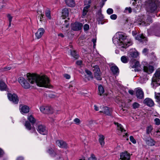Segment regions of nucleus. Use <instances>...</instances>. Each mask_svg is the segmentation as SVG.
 Segmentation results:
<instances>
[{"label": "nucleus", "instance_id": "1", "mask_svg": "<svg viewBox=\"0 0 160 160\" xmlns=\"http://www.w3.org/2000/svg\"><path fill=\"white\" fill-rule=\"evenodd\" d=\"M27 78L28 82L32 84L44 88H48L50 86L49 80L46 75L28 73L27 74Z\"/></svg>", "mask_w": 160, "mask_h": 160}, {"label": "nucleus", "instance_id": "2", "mask_svg": "<svg viewBox=\"0 0 160 160\" xmlns=\"http://www.w3.org/2000/svg\"><path fill=\"white\" fill-rule=\"evenodd\" d=\"M112 41L115 44L118 46L122 51L132 44L131 41L128 39L127 37L121 32L117 33L113 37Z\"/></svg>", "mask_w": 160, "mask_h": 160}, {"label": "nucleus", "instance_id": "3", "mask_svg": "<svg viewBox=\"0 0 160 160\" xmlns=\"http://www.w3.org/2000/svg\"><path fill=\"white\" fill-rule=\"evenodd\" d=\"M160 2L158 0H147L146 1V9L148 12L155 11L159 6Z\"/></svg>", "mask_w": 160, "mask_h": 160}, {"label": "nucleus", "instance_id": "4", "mask_svg": "<svg viewBox=\"0 0 160 160\" xmlns=\"http://www.w3.org/2000/svg\"><path fill=\"white\" fill-rule=\"evenodd\" d=\"M145 18H146L143 15L139 16L137 21V23L140 25L146 26L151 23L152 20L150 17H147L146 20L145 19Z\"/></svg>", "mask_w": 160, "mask_h": 160}, {"label": "nucleus", "instance_id": "5", "mask_svg": "<svg viewBox=\"0 0 160 160\" xmlns=\"http://www.w3.org/2000/svg\"><path fill=\"white\" fill-rule=\"evenodd\" d=\"M85 72H81V73L82 75V77L86 81H89L92 80L93 78L91 72L87 69L85 70Z\"/></svg>", "mask_w": 160, "mask_h": 160}, {"label": "nucleus", "instance_id": "6", "mask_svg": "<svg viewBox=\"0 0 160 160\" xmlns=\"http://www.w3.org/2000/svg\"><path fill=\"white\" fill-rule=\"evenodd\" d=\"M92 70L94 72L95 77L98 80H101L102 78L101 77V73L100 70L98 65L92 66Z\"/></svg>", "mask_w": 160, "mask_h": 160}, {"label": "nucleus", "instance_id": "7", "mask_svg": "<svg viewBox=\"0 0 160 160\" xmlns=\"http://www.w3.org/2000/svg\"><path fill=\"white\" fill-rule=\"evenodd\" d=\"M18 81L22 86L25 89H28L31 87L29 83L22 77L19 78L18 79Z\"/></svg>", "mask_w": 160, "mask_h": 160}, {"label": "nucleus", "instance_id": "8", "mask_svg": "<svg viewBox=\"0 0 160 160\" xmlns=\"http://www.w3.org/2000/svg\"><path fill=\"white\" fill-rule=\"evenodd\" d=\"M131 3L135 7L133 8V11L136 13L139 12L141 7V2L136 0H132Z\"/></svg>", "mask_w": 160, "mask_h": 160}, {"label": "nucleus", "instance_id": "9", "mask_svg": "<svg viewBox=\"0 0 160 160\" xmlns=\"http://www.w3.org/2000/svg\"><path fill=\"white\" fill-rule=\"evenodd\" d=\"M140 64L139 62L136 60H134L130 63V66L134 70H132L135 72L138 71L140 70Z\"/></svg>", "mask_w": 160, "mask_h": 160}, {"label": "nucleus", "instance_id": "10", "mask_svg": "<svg viewBox=\"0 0 160 160\" xmlns=\"http://www.w3.org/2000/svg\"><path fill=\"white\" fill-rule=\"evenodd\" d=\"M41 112L45 114H49L52 112V108L47 106H42L40 107Z\"/></svg>", "mask_w": 160, "mask_h": 160}, {"label": "nucleus", "instance_id": "11", "mask_svg": "<svg viewBox=\"0 0 160 160\" xmlns=\"http://www.w3.org/2000/svg\"><path fill=\"white\" fill-rule=\"evenodd\" d=\"M8 97L10 101L15 104L17 103L19 101L18 98L15 94L8 93Z\"/></svg>", "mask_w": 160, "mask_h": 160}, {"label": "nucleus", "instance_id": "12", "mask_svg": "<svg viewBox=\"0 0 160 160\" xmlns=\"http://www.w3.org/2000/svg\"><path fill=\"white\" fill-rule=\"evenodd\" d=\"M36 128L38 132L41 134L46 135L48 133L45 127L42 125H38Z\"/></svg>", "mask_w": 160, "mask_h": 160}, {"label": "nucleus", "instance_id": "13", "mask_svg": "<svg viewBox=\"0 0 160 160\" xmlns=\"http://www.w3.org/2000/svg\"><path fill=\"white\" fill-rule=\"evenodd\" d=\"M82 24L80 22H77L72 24V29L73 31H78L81 29Z\"/></svg>", "mask_w": 160, "mask_h": 160}, {"label": "nucleus", "instance_id": "14", "mask_svg": "<svg viewBox=\"0 0 160 160\" xmlns=\"http://www.w3.org/2000/svg\"><path fill=\"white\" fill-rule=\"evenodd\" d=\"M143 70L144 72L150 74L153 72L154 69L152 66L148 64L144 66Z\"/></svg>", "mask_w": 160, "mask_h": 160}, {"label": "nucleus", "instance_id": "15", "mask_svg": "<svg viewBox=\"0 0 160 160\" xmlns=\"http://www.w3.org/2000/svg\"><path fill=\"white\" fill-rule=\"evenodd\" d=\"M153 82H159L160 83V68L158 69L152 78Z\"/></svg>", "mask_w": 160, "mask_h": 160}, {"label": "nucleus", "instance_id": "16", "mask_svg": "<svg viewBox=\"0 0 160 160\" xmlns=\"http://www.w3.org/2000/svg\"><path fill=\"white\" fill-rule=\"evenodd\" d=\"M128 55L129 57L133 59L138 57V53L135 49H132L129 51Z\"/></svg>", "mask_w": 160, "mask_h": 160}, {"label": "nucleus", "instance_id": "17", "mask_svg": "<svg viewBox=\"0 0 160 160\" xmlns=\"http://www.w3.org/2000/svg\"><path fill=\"white\" fill-rule=\"evenodd\" d=\"M130 155L127 152H122L120 154V160H130Z\"/></svg>", "mask_w": 160, "mask_h": 160}, {"label": "nucleus", "instance_id": "18", "mask_svg": "<svg viewBox=\"0 0 160 160\" xmlns=\"http://www.w3.org/2000/svg\"><path fill=\"white\" fill-rule=\"evenodd\" d=\"M47 152L49 154L51 157H55L56 153L55 150L54 146L52 145L51 147L48 148L47 150Z\"/></svg>", "mask_w": 160, "mask_h": 160}, {"label": "nucleus", "instance_id": "19", "mask_svg": "<svg viewBox=\"0 0 160 160\" xmlns=\"http://www.w3.org/2000/svg\"><path fill=\"white\" fill-rule=\"evenodd\" d=\"M69 48L68 49V50L67 51V53L68 54H70L73 57L75 58H77L78 56L76 55V52L72 48V46L71 45H70L69 47Z\"/></svg>", "mask_w": 160, "mask_h": 160}, {"label": "nucleus", "instance_id": "20", "mask_svg": "<svg viewBox=\"0 0 160 160\" xmlns=\"http://www.w3.org/2000/svg\"><path fill=\"white\" fill-rule=\"evenodd\" d=\"M100 109L101 110L100 111V112H103L107 115H110V109L107 107L101 106Z\"/></svg>", "mask_w": 160, "mask_h": 160}, {"label": "nucleus", "instance_id": "21", "mask_svg": "<svg viewBox=\"0 0 160 160\" xmlns=\"http://www.w3.org/2000/svg\"><path fill=\"white\" fill-rule=\"evenodd\" d=\"M45 30L43 28H39L37 32L35 33V36L37 39L40 38L44 33Z\"/></svg>", "mask_w": 160, "mask_h": 160}, {"label": "nucleus", "instance_id": "22", "mask_svg": "<svg viewBox=\"0 0 160 160\" xmlns=\"http://www.w3.org/2000/svg\"><path fill=\"white\" fill-rule=\"evenodd\" d=\"M136 94L138 98L142 99L144 96L143 92L142 90L140 88H138L136 89Z\"/></svg>", "mask_w": 160, "mask_h": 160}, {"label": "nucleus", "instance_id": "23", "mask_svg": "<svg viewBox=\"0 0 160 160\" xmlns=\"http://www.w3.org/2000/svg\"><path fill=\"white\" fill-rule=\"evenodd\" d=\"M62 24V30L64 32L65 29H67L69 23L67 19H65L64 18H62L61 20Z\"/></svg>", "mask_w": 160, "mask_h": 160}, {"label": "nucleus", "instance_id": "24", "mask_svg": "<svg viewBox=\"0 0 160 160\" xmlns=\"http://www.w3.org/2000/svg\"><path fill=\"white\" fill-rule=\"evenodd\" d=\"M56 144L59 147L61 148H65L67 147V143L62 140H57L56 141Z\"/></svg>", "mask_w": 160, "mask_h": 160}, {"label": "nucleus", "instance_id": "25", "mask_svg": "<svg viewBox=\"0 0 160 160\" xmlns=\"http://www.w3.org/2000/svg\"><path fill=\"white\" fill-rule=\"evenodd\" d=\"M144 102L149 107H152L154 105L153 101L150 98H146L144 101Z\"/></svg>", "mask_w": 160, "mask_h": 160}, {"label": "nucleus", "instance_id": "26", "mask_svg": "<svg viewBox=\"0 0 160 160\" xmlns=\"http://www.w3.org/2000/svg\"><path fill=\"white\" fill-rule=\"evenodd\" d=\"M25 126L27 129L28 130H31L32 132H35V133L37 134L35 128H32L30 123L28 121L26 122Z\"/></svg>", "mask_w": 160, "mask_h": 160}, {"label": "nucleus", "instance_id": "27", "mask_svg": "<svg viewBox=\"0 0 160 160\" xmlns=\"http://www.w3.org/2000/svg\"><path fill=\"white\" fill-rule=\"evenodd\" d=\"M20 110L22 113H27L29 111V108L26 106H22L20 107Z\"/></svg>", "mask_w": 160, "mask_h": 160}, {"label": "nucleus", "instance_id": "28", "mask_svg": "<svg viewBox=\"0 0 160 160\" xmlns=\"http://www.w3.org/2000/svg\"><path fill=\"white\" fill-rule=\"evenodd\" d=\"M136 39L141 42H143L147 40L146 38L142 34L138 35L136 37Z\"/></svg>", "mask_w": 160, "mask_h": 160}, {"label": "nucleus", "instance_id": "29", "mask_svg": "<svg viewBox=\"0 0 160 160\" xmlns=\"http://www.w3.org/2000/svg\"><path fill=\"white\" fill-rule=\"evenodd\" d=\"M146 142L147 144L150 146H153L155 143V142L151 138H149L146 140Z\"/></svg>", "mask_w": 160, "mask_h": 160}, {"label": "nucleus", "instance_id": "30", "mask_svg": "<svg viewBox=\"0 0 160 160\" xmlns=\"http://www.w3.org/2000/svg\"><path fill=\"white\" fill-rule=\"evenodd\" d=\"M1 79H0V90L1 91L5 90L7 87L6 85L3 81H2Z\"/></svg>", "mask_w": 160, "mask_h": 160}, {"label": "nucleus", "instance_id": "31", "mask_svg": "<svg viewBox=\"0 0 160 160\" xmlns=\"http://www.w3.org/2000/svg\"><path fill=\"white\" fill-rule=\"evenodd\" d=\"M65 2L69 7H73L75 6V2L73 0H65Z\"/></svg>", "mask_w": 160, "mask_h": 160}, {"label": "nucleus", "instance_id": "32", "mask_svg": "<svg viewBox=\"0 0 160 160\" xmlns=\"http://www.w3.org/2000/svg\"><path fill=\"white\" fill-rule=\"evenodd\" d=\"M111 70L114 74H117L119 72L118 68L117 66L114 65L111 67Z\"/></svg>", "mask_w": 160, "mask_h": 160}, {"label": "nucleus", "instance_id": "33", "mask_svg": "<svg viewBox=\"0 0 160 160\" xmlns=\"http://www.w3.org/2000/svg\"><path fill=\"white\" fill-rule=\"evenodd\" d=\"M114 124L117 126L118 130H120L121 132H125V130L123 129L122 126L120 124L117 122H114Z\"/></svg>", "mask_w": 160, "mask_h": 160}, {"label": "nucleus", "instance_id": "34", "mask_svg": "<svg viewBox=\"0 0 160 160\" xmlns=\"http://www.w3.org/2000/svg\"><path fill=\"white\" fill-rule=\"evenodd\" d=\"M62 18L65 19V18L68 16V11L67 8H64L63 9L62 11Z\"/></svg>", "mask_w": 160, "mask_h": 160}, {"label": "nucleus", "instance_id": "35", "mask_svg": "<svg viewBox=\"0 0 160 160\" xmlns=\"http://www.w3.org/2000/svg\"><path fill=\"white\" fill-rule=\"evenodd\" d=\"M90 5H87L83 9L82 17L84 18L86 15L88 11V8H89Z\"/></svg>", "mask_w": 160, "mask_h": 160}, {"label": "nucleus", "instance_id": "36", "mask_svg": "<svg viewBox=\"0 0 160 160\" xmlns=\"http://www.w3.org/2000/svg\"><path fill=\"white\" fill-rule=\"evenodd\" d=\"M99 142L100 143L101 145L103 146L104 144V137L102 135H100L99 136Z\"/></svg>", "mask_w": 160, "mask_h": 160}, {"label": "nucleus", "instance_id": "37", "mask_svg": "<svg viewBox=\"0 0 160 160\" xmlns=\"http://www.w3.org/2000/svg\"><path fill=\"white\" fill-rule=\"evenodd\" d=\"M98 94L101 96L104 93V88L102 85H99L98 87Z\"/></svg>", "mask_w": 160, "mask_h": 160}, {"label": "nucleus", "instance_id": "38", "mask_svg": "<svg viewBox=\"0 0 160 160\" xmlns=\"http://www.w3.org/2000/svg\"><path fill=\"white\" fill-rule=\"evenodd\" d=\"M11 69V67H5L0 68V72H3L10 70Z\"/></svg>", "mask_w": 160, "mask_h": 160}, {"label": "nucleus", "instance_id": "39", "mask_svg": "<svg viewBox=\"0 0 160 160\" xmlns=\"http://www.w3.org/2000/svg\"><path fill=\"white\" fill-rule=\"evenodd\" d=\"M155 98L156 101L158 102L160 107V93L156 94L155 93Z\"/></svg>", "mask_w": 160, "mask_h": 160}, {"label": "nucleus", "instance_id": "40", "mask_svg": "<svg viewBox=\"0 0 160 160\" xmlns=\"http://www.w3.org/2000/svg\"><path fill=\"white\" fill-rule=\"evenodd\" d=\"M28 120L32 123L35 122L36 120L32 115H30L28 117Z\"/></svg>", "mask_w": 160, "mask_h": 160}, {"label": "nucleus", "instance_id": "41", "mask_svg": "<svg viewBox=\"0 0 160 160\" xmlns=\"http://www.w3.org/2000/svg\"><path fill=\"white\" fill-rule=\"evenodd\" d=\"M97 17V19L99 20H101L103 18V15L102 14L101 11H99L98 13Z\"/></svg>", "mask_w": 160, "mask_h": 160}, {"label": "nucleus", "instance_id": "42", "mask_svg": "<svg viewBox=\"0 0 160 160\" xmlns=\"http://www.w3.org/2000/svg\"><path fill=\"white\" fill-rule=\"evenodd\" d=\"M38 15H39L38 16L39 17L40 21H41V19L43 18L44 14L42 11L41 10H38L37 11Z\"/></svg>", "mask_w": 160, "mask_h": 160}, {"label": "nucleus", "instance_id": "43", "mask_svg": "<svg viewBox=\"0 0 160 160\" xmlns=\"http://www.w3.org/2000/svg\"><path fill=\"white\" fill-rule=\"evenodd\" d=\"M121 61L124 63H126L128 62V59L126 56H122L121 57Z\"/></svg>", "mask_w": 160, "mask_h": 160}, {"label": "nucleus", "instance_id": "44", "mask_svg": "<svg viewBox=\"0 0 160 160\" xmlns=\"http://www.w3.org/2000/svg\"><path fill=\"white\" fill-rule=\"evenodd\" d=\"M148 79L147 77H141L140 78V82L142 83H146Z\"/></svg>", "mask_w": 160, "mask_h": 160}, {"label": "nucleus", "instance_id": "45", "mask_svg": "<svg viewBox=\"0 0 160 160\" xmlns=\"http://www.w3.org/2000/svg\"><path fill=\"white\" fill-rule=\"evenodd\" d=\"M45 14L46 16L48 19H51V12L49 10H48L46 11Z\"/></svg>", "mask_w": 160, "mask_h": 160}, {"label": "nucleus", "instance_id": "46", "mask_svg": "<svg viewBox=\"0 0 160 160\" xmlns=\"http://www.w3.org/2000/svg\"><path fill=\"white\" fill-rule=\"evenodd\" d=\"M132 106L133 109H136L140 107V104L137 102H135L133 103Z\"/></svg>", "mask_w": 160, "mask_h": 160}, {"label": "nucleus", "instance_id": "47", "mask_svg": "<svg viewBox=\"0 0 160 160\" xmlns=\"http://www.w3.org/2000/svg\"><path fill=\"white\" fill-rule=\"evenodd\" d=\"M153 129V128L151 126H149L147 127V132L148 134H149L151 132Z\"/></svg>", "mask_w": 160, "mask_h": 160}, {"label": "nucleus", "instance_id": "48", "mask_svg": "<svg viewBox=\"0 0 160 160\" xmlns=\"http://www.w3.org/2000/svg\"><path fill=\"white\" fill-rule=\"evenodd\" d=\"M132 8L131 7H129L125 8L124 11V12L125 13H127L128 12V13H130L132 12Z\"/></svg>", "mask_w": 160, "mask_h": 160}, {"label": "nucleus", "instance_id": "49", "mask_svg": "<svg viewBox=\"0 0 160 160\" xmlns=\"http://www.w3.org/2000/svg\"><path fill=\"white\" fill-rule=\"evenodd\" d=\"M155 125H159L160 124V120L158 118H156L154 120Z\"/></svg>", "mask_w": 160, "mask_h": 160}, {"label": "nucleus", "instance_id": "50", "mask_svg": "<svg viewBox=\"0 0 160 160\" xmlns=\"http://www.w3.org/2000/svg\"><path fill=\"white\" fill-rule=\"evenodd\" d=\"M73 121L77 124H79L81 123L80 120L78 118H75L74 119Z\"/></svg>", "mask_w": 160, "mask_h": 160}, {"label": "nucleus", "instance_id": "51", "mask_svg": "<svg viewBox=\"0 0 160 160\" xmlns=\"http://www.w3.org/2000/svg\"><path fill=\"white\" fill-rule=\"evenodd\" d=\"M130 140L133 144H135L136 143V140L132 136H130Z\"/></svg>", "mask_w": 160, "mask_h": 160}, {"label": "nucleus", "instance_id": "52", "mask_svg": "<svg viewBox=\"0 0 160 160\" xmlns=\"http://www.w3.org/2000/svg\"><path fill=\"white\" fill-rule=\"evenodd\" d=\"M88 160H97L94 155H91V157L89 158Z\"/></svg>", "mask_w": 160, "mask_h": 160}, {"label": "nucleus", "instance_id": "53", "mask_svg": "<svg viewBox=\"0 0 160 160\" xmlns=\"http://www.w3.org/2000/svg\"><path fill=\"white\" fill-rule=\"evenodd\" d=\"M89 28V26L88 24H85L83 26V28L85 31H87L88 30Z\"/></svg>", "mask_w": 160, "mask_h": 160}, {"label": "nucleus", "instance_id": "54", "mask_svg": "<svg viewBox=\"0 0 160 160\" xmlns=\"http://www.w3.org/2000/svg\"><path fill=\"white\" fill-rule=\"evenodd\" d=\"M107 13L109 14H111L113 12V10L111 8H108L107 10Z\"/></svg>", "mask_w": 160, "mask_h": 160}, {"label": "nucleus", "instance_id": "55", "mask_svg": "<svg viewBox=\"0 0 160 160\" xmlns=\"http://www.w3.org/2000/svg\"><path fill=\"white\" fill-rule=\"evenodd\" d=\"M110 18L112 20H115L117 18V16L115 14H113L110 16Z\"/></svg>", "mask_w": 160, "mask_h": 160}, {"label": "nucleus", "instance_id": "56", "mask_svg": "<svg viewBox=\"0 0 160 160\" xmlns=\"http://www.w3.org/2000/svg\"><path fill=\"white\" fill-rule=\"evenodd\" d=\"M156 36L160 37V30H158L156 31L155 33Z\"/></svg>", "mask_w": 160, "mask_h": 160}, {"label": "nucleus", "instance_id": "57", "mask_svg": "<svg viewBox=\"0 0 160 160\" xmlns=\"http://www.w3.org/2000/svg\"><path fill=\"white\" fill-rule=\"evenodd\" d=\"M4 154V152L2 149L0 148V157H2Z\"/></svg>", "mask_w": 160, "mask_h": 160}, {"label": "nucleus", "instance_id": "58", "mask_svg": "<svg viewBox=\"0 0 160 160\" xmlns=\"http://www.w3.org/2000/svg\"><path fill=\"white\" fill-rule=\"evenodd\" d=\"M76 63L77 65L81 66L82 65V62L81 60H78L76 62Z\"/></svg>", "mask_w": 160, "mask_h": 160}, {"label": "nucleus", "instance_id": "59", "mask_svg": "<svg viewBox=\"0 0 160 160\" xmlns=\"http://www.w3.org/2000/svg\"><path fill=\"white\" fill-rule=\"evenodd\" d=\"M91 2V0H85L84 3L85 5H89V4Z\"/></svg>", "mask_w": 160, "mask_h": 160}, {"label": "nucleus", "instance_id": "60", "mask_svg": "<svg viewBox=\"0 0 160 160\" xmlns=\"http://www.w3.org/2000/svg\"><path fill=\"white\" fill-rule=\"evenodd\" d=\"M24 158L23 157L21 156L18 157L15 160H23Z\"/></svg>", "mask_w": 160, "mask_h": 160}, {"label": "nucleus", "instance_id": "61", "mask_svg": "<svg viewBox=\"0 0 160 160\" xmlns=\"http://www.w3.org/2000/svg\"><path fill=\"white\" fill-rule=\"evenodd\" d=\"M8 17L9 20V22H11L12 19V17L10 15H8Z\"/></svg>", "mask_w": 160, "mask_h": 160}, {"label": "nucleus", "instance_id": "62", "mask_svg": "<svg viewBox=\"0 0 160 160\" xmlns=\"http://www.w3.org/2000/svg\"><path fill=\"white\" fill-rule=\"evenodd\" d=\"M148 50L146 48H144L142 51V53L145 55L147 54L148 52Z\"/></svg>", "mask_w": 160, "mask_h": 160}, {"label": "nucleus", "instance_id": "63", "mask_svg": "<svg viewBox=\"0 0 160 160\" xmlns=\"http://www.w3.org/2000/svg\"><path fill=\"white\" fill-rule=\"evenodd\" d=\"M64 77L67 79H69L70 78V76L68 74H65L64 75Z\"/></svg>", "mask_w": 160, "mask_h": 160}, {"label": "nucleus", "instance_id": "64", "mask_svg": "<svg viewBox=\"0 0 160 160\" xmlns=\"http://www.w3.org/2000/svg\"><path fill=\"white\" fill-rule=\"evenodd\" d=\"M93 123V121L92 120H89L88 121V125L90 126Z\"/></svg>", "mask_w": 160, "mask_h": 160}]
</instances>
